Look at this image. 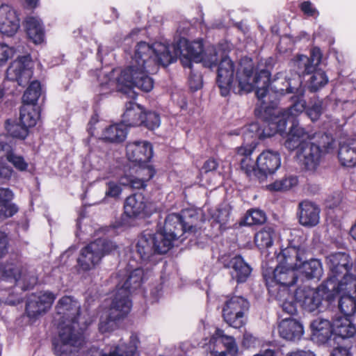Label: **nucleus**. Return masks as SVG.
Segmentation results:
<instances>
[{
  "label": "nucleus",
  "mask_w": 356,
  "mask_h": 356,
  "mask_svg": "<svg viewBox=\"0 0 356 356\" xmlns=\"http://www.w3.org/2000/svg\"><path fill=\"white\" fill-rule=\"evenodd\" d=\"M179 51L171 52L168 44L146 42H138L131 56L129 65L122 70L117 78L118 90L134 98L136 93L132 88L136 87L144 92H149L154 87V81L149 74L157 72L159 66H168L173 63Z\"/></svg>",
  "instance_id": "obj_1"
},
{
  "label": "nucleus",
  "mask_w": 356,
  "mask_h": 356,
  "mask_svg": "<svg viewBox=\"0 0 356 356\" xmlns=\"http://www.w3.org/2000/svg\"><path fill=\"white\" fill-rule=\"evenodd\" d=\"M254 64L251 59H241L236 70L234 62L227 56H222L218 67L217 83L222 96L230 91L236 94L250 92L256 89V95L262 104L268 92L270 72L261 70L253 76Z\"/></svg>",
  "instance_id": "obj_2"
},
{
  "label": "nucleus",
  "mask_w": 356,
  "mask_h": 356,
  "mask_svg": "<svg viewBox=\"0 0 356 356\" xmlns=\"http://www.w3.org/2000/svg\"><path fill=\"white\" fill-rule=\"evenodd\" d=\"M143 271L137 268L132 271L120 270L113 277L117 282L116 292L110 307L104 309L100 316L99 330L102 333L109 332L118 327L117 321L130 312L131 302L129 298L131 292L140 287Z\"/></svg>",
  "instance_id": "obj_3"
},
{
  "label": "nucleus",
  "mask_w": 356,
  "mask_h": 356,
  "mask_svg": "<svg viewBox=\"0 0 356 356\" xmlns=\"http://www.w3.org/2000/svg\"><path fill=\"white\" fill-rule=\"evenodd\" d=\"M326 264L330 269L325 280L327 284L335 286L339 291H356V276L349 273L352 267L349 254L340 252L332 253L326 257Z\"/></svg>",
  "instance_id": "obj_4"
},
{
  "label": "nucleus",
  "mask_w": 356,
  "mask_h": 356,
  "mask_svg": "<svg viewBox=\"0 0 356 356\" xmlns=\"http://www.w3.org/2000/svg\"><path fill=\"white\" fill-rule=\"evenodd\" d=\"M339 291L335 286L325 281L317 288L300 287L295 293V298L306 312H320L333 299L335 292Z\"/></svg>",
  "instance_id": "obj_5"
},
{
  "label": "nucleus",
  "mask_w": 356,
  "mask_h": 356,
  "mask_svg": "<svg viewBox=\"0 0 356 356\" xmlns=\"http://www.w3.org/2000/svg\"><path fill=\"white\" fill-rule=\"evenodd\" d=\"M305 107V102L302 99L297 100L287 110L282 111L279 108L264 107L263 118L267 122V125L263 130L264 137H270L279 132H284L287 121L297 122L296 117L302 113Z\"/></svg>",
  "instance_id": "obj_6"
},
{
  "label": "nucleus",
  "mask_w": 356,
  "mask_h": 356,
  "mask_svg": "<svg viewBox=\"0 0 356 356\" xmlns=\"http://www.w3.org/2000/svg\"><path fill=\"white\" fill-rule=\"evenodd\" d=\"M300 254V248L290 246L277 254L278 264L273 271V280L282 286L294 284L297 280L295 270L298 269Z\"/></svg>",
  "instance_id": "obj_7"
},
{
  "label": "nucleus",
  "mask_w": 356,
  "mask_h": 356,
  "mask_svg": "<svg viewBox=\"0 0 356 356\" xmlns=\"http://www.w3.org/2000/svg\"><path fill=\"white\" fill-rule=\"evenodd\" d=\"M117 248L112 241L99 238L83 248L78 258L79 267L84 271L90 270L98 265L102 257Z\"/></svg>",
  "instance_id": "obj_8"
},
{
  "label": "nucleus",
  "mask_w": 356,
  "mask_h": 356,
  "mask_svg": "<svg viewBox=\"0 0 356 356\" xmlns=\"http://www.w3.org/2000/svg\"><path fill=\"white\" fill-rule=\"evenodd\" d=\"M193 226L184 222L181 216L177 213H170L165 220L163 230L156 232L163 236L164 245L161 248L162 252H168L172 247L173 242L177 240L184 232H193Z\"/></svg>",
  "instance_id": "obj_9"
},
{
  "label": "nucleus",
  "mask_w": 356,
  "mask_h": 356,
  "mask_svg": "<svg viewBox=\"0 0 356 356\" xmlns=\"http://www.w3.org/2000/svg\"><path fill=\"white\" fill-rule=\"evenodd\" d=\"M2 277L13 284H19L24 290L32 288L38 281L33 270L24 268L21 263L7 262L1 269Z\"/></svg>",
  "instance_id": "obj_10"
},
{
  "label": "nucleus",
  "mask_w": 356,
  "mask_h": 356,
  "mask_svg": "<svg viewBox=\"0 0 356 356\" xmlns=\"http://www.w3.org/2000/svg\"><path fill=\"white\" fill-rule=\"evenodd\" d=\"M59 326L58 339L54 343V352L57 356H70L83 342L81 333L69 325Z\"/></svg>",
  "instance_id": "obj_11"
},
{
  "label": "nucleus",
  "mask_w": 356,
  "mask_h": 356,
  "mask_svg": "<svg viewBox=\"0 0 356 356\" xmlns=\"http://www.w3.org/2000/svg\"><path fill=\"white\" fill-rule=\"evenodd\" d=\"M249 309V302L241 296L229 299L223 309L222 316L230 326L239 328L245 324L244 314Z\"/></svg>",
  "instance_id": "obj_12"
},
{
  "label": "nucleus",
  "mask_w": 356,
  "mask_h": 356,
  "mask_svg": "<svg viewBox=\"0 0 356 356\" xmlns=\"http://www.w3.org/2000/svg\"><path fill=\"white\" fill-rule=\"evenodd\" d=\"M81 309L80 303L72 296H64L61 298L56 306V321H60L59 325L65 326L69 325L76 328V324L79 316Z\"/></svg>",
  "instance_id": "obj_13"
},
{
  "label": "nucleus",
  "mask_w": 356,
  "mask_h": 356,
  "mask_svg": "<svg viewBox=\"0 0 356 356\" xmlns=\"http://www.w3.org/2000/svg\"><path fill=\"white\" fill-rule=\"evenodd\" d=\"M162 238L163 236L157 233H145L140 236L136 243V251L140 258L144 261H152L155 254L166 253L161 250L164 245Z\"/></svg>",
  "instance_id": "obj_14"
},
{
  "label": "nucleus",
  "mask_w": 356,
  "mask_h": 356,
  "mask_svg": "<svg viewBox=\"0 0 356 356\" xmlns=\"http://www.w3.org/2000/svg\"><path fill=\"white\" fill-rule=\"evenodd\" d=\"M32 68L33 63L29 56L18 57L7 69L6 78L24 86L29 82L32 76Z\"/></svg>",
  "instance_id": "obj_15"
},
{
  "label": "nucleus",
  "mask_w": 356,
  "mask_h": 356,
  "mask_svg": "<svg viewBox=\"0 0 356 356\" xmlns=\"http://www.w3.org/2000/svg\"><path fill=\"white\" fill-rule=\"evenodd\" d=\"M56 296L51 291H40L32 294L28 299L26 312L31 318H36L45 314L51 307Z\"/></svg>",
  "instance_id": "obj_16"
},
{
  "label": "nucleus",
  "mask_w": 356,
  "mask_h": 356,
  "mask_svg": "<svg viewBox=\"0 0 356 356\" xmlns=\"http://www.w3.org/2000/svg\"><path fill=\"white\" fill-rule=\"evenodd\" d=\"M124 213L129 218H142L150 215L154 207L142 194L127 197L124 204Z\"/></svg>",
  "instance_id": "obj_17"
},
{
  "label": "nucleus",
  "mask_w": 356,
  "mask_h": 356,
  "mask_svg": "<svg viewBox=\"0 0 356 356\" xmlns=\"http://www.w3.org/2000/svg\"><path fill=\"white\" fill-rule=\"evenodd\" d=\"M297 156L305 169L310 171L315 170L320 163L321 157L320 146L309 141L303 143L298 149Z\"/></svg>",
  "instance_id": "obj_18"
},
{
  "label": "nucleus",
  "mask_w": 356,
  "mask_h": 356,
  "mask_svg": "<svg viewBox=\"0 0 356 356\" xmlns=\"http://www.w3.org/2000/svg\"><path fill=\"white\" fill-rule=\"evenodd\" d=\"M19 28V18L16 10L7 4H2L0 6V32L13 36Z\"/></svg>",
  "instance_id": "obj_19"
},
{
  "label": "nucleus",
  "mask_w": 356,
  "mask_h": 356,
  "mask_svg": "<svg viewBox=\"0 0 356 356\" xmlns=\"http://www.w3.org/2000/svg\"><path fill=\"white\" fill-rule=\"evenodd\" d=\"M128 159L134 163H147L152 158L153 152L151 144L147 141H134L127 145Z\"/></svg>",
  "instance_id": "obj_20"
},
{
  "label": "nucleus",
  "mask_w": 356,
  "mask_h": 356,
  "mask_svg": "<svg viewBox=\"0 0 356 356\" xmlns=\"http://www.w3.org/2000/svg\"><path fill=\"white\" fill-rule=\"evenodd\" d=\"M193 49H197L196 52H191L190 56L197 62H202L204 66L212 68L216 65V63L221 58L222 54L221 51L218 50L214 46H209L204 51L202 43L200 41L193 42Z\"/></svg>",
  "instance_id": "obj_21"
},
{
  "label": "nucleus",
  "mask_w": 356,
  "mask_h": 356,
  "mask_svg": "<svg viewBox=\"0 0 356 356\" xmlns=\"http://www.w3.org/2000/svg\"><path fill=\"white\" fill-rule=\"evenodd\" d=\"M298 218L305 227H314L319 222L320 209L314 202L305 200L299 203Z\"/></svg>",
  "instance_id": "obj_22"
},
{
  "label": "nucleus",
  "mask_w": 356,
  "mask_h": 356,
  "mask_svg": "<svg viewBox=\"0 0 356 356\" xmlns=\"http://www.w3.org/2000/svg\"><path fill=\"white\" fill-rule=\"evenodd\" d=\"M225 267L231 268V275L238 282H243L249 277L251 268L241 256H235L231 259L223 258Z\"/></svg>",
  "instance_id": "obj_23"
},
{
  "label": "nucleus",
  "mask_w": 356,
  "mask_h": 356,
  "mask_svg": "<svg viewBox=\"0 0 356 356\" xmlns=\"http://www.w3.org/2000/svg\"><path fill=\"white\" fill-rule=\"evenodd\" d=\"M310 135L300 126L298 122H293L286 136L284 146L290 151L300 148L303 143H307Z\"/></svg>",
  "instance_id": "obj_24"
},
{
  "label": "nucleus",
  "mask_w": 356,
  "mask_h": 356,
  "mask_svg": "<svg viewBox=\"0 0 356 356\" xmlns=\"http://www.w3.org/2000/svg\"><path fill=\"white\" fill-rule=\"evenodd\" d=\"M281 159L277 152H263L257 159V166L264 175L274 173L280 166Z\"/></svg>",
  "instance_id": "obj_25"
},
{
  "label": "nucleus",
  "mask_w": 356,
  "mask_h": 356,
  "mask_svg": "<svg viewBox=\"0 0 356 356\" xmlns=\"http://www.w3.org/2000/svg\"><path fill=\"white\" fill-rule=\"evenodd\" d=\"M278 330L280 337L288 341L299 340L304 332L302 324L291 318L283 319L279 324Z\"/></svg>",
  "instance_id": "obj_26"
},
{
  "label": "nucleus",
  "mask_w": 356,
  "mask_h": 356,
  "mask_svg": "<svg viewBox=\"0 0 356 356\" xmlns=\"http://www.w3.org/2000/svg\"><path fill=\"white\" fill-rule=\"evenodd\" d=\"M144 109L140 105L130 101L126 104L125 111L122 115V123L124 127H135L144 123Z\"/></svg>",
  "instance_id": "obj_27"
},
{
  "label": "nucleus",
  "mask_w": 356,
  "mask_h": 356,
  "mask_svg": "<svg viewBox=\"0 0 356 356\" xmlns=\"http://www.w3.org/2000/svg\"><path fill=\"white\" fill-rule=\"evenodd\" d=\"M312 337L320 343L326 342L332 334V323L323 318H316L310 325Z\"/></svg>",
  "instance_id": "obj_28"
},
{
  "label": "nucleus",
  "mask_w": 356,
  "mask_h": 356,
  "mask_svg": "<svg viewBox=\"0 0 356 356\" xmlns=\"http://www.w3.org/2000/svg\"><path fill=\"white\" fill-rule=\"evenodd\" d=\"M13 192L6 188H0V220H4L14 216L17 211V207L11 202Z\"/></svg>",
  "instance_id": "obj_29"
},
{
  "label": "nucleus",
  "mask_w": 356,
  "mask_h": 356,
  "mask_svg": "<svg viewBox=\"0 0 356 356\" xmlns=\"http://www.w3.org/2000/svg\"><path fill=\"white\" fill-rule=\"evenodd\" d=\"M300 268L301 272L305 275L307 279H316L320 280L323 274V269L322 264L318 259H310L307 261H302L303 251L300 250Z\"/></svg>",
  "instance_id": "obj_30"
},
{
  "label": "nucleus",
  "mask_w": 356,
  "mask_h": 356,
  "mask_svg": "<svg viewBox=\"0 0 356 356\" xmlns=\"http://www.w3.org/2000/svg\"><path fill=\"white\" fill-rule=\"evenodd\" d=\"M349 318L336 316L332 321V333L342 339L353 337L356 332V328Z\"/></svg>",
  "instance_id": "obj_31"
},
{
  "label": "nucleus",
  "mask_w": 356,
  "mask_h": 356,
  "mask_svg": "<svg viewBox=\"0 0 356 356\" xmlns=\"http://www.w3.org/2000/svg\"><path fill=\"white\" fill-rule=\"evenodd\" d=\"M338 157L341 164L346 167L356 165V140H351L340 145Z\"/></svg>",
  "instance_id": "obj_32"
},
{
  "label": "nucleus",
  "mask_w": 356,
  "mask_h": 356,
  "mask_svg": "<svg viewBox=\"0 0 356 356\" xmlns=\"http://www.w3.org/2000/svg\"><path fill=\"white\" fill-rule=\"evenodd\" d=\"M171 52L179 51V54L175 58V62L178 57L180 58L181 62L185 67H192V62L197 63L192 56H190L191 52H196L197 49H193V43L188 45L185 42L181 40L177 44L168 45Z\"/></svg>",
  "instance_id": "obj_33"
},
{
  "label": "nucleus",
  "mask_w": 356,
  "mask_h": 356,
  "mask_svg": "<svg viewBox=\"0 0 356 356\" xmlns=\"http://www.w3.org/2000/svg\"><path fill=\"white\" fill-rule=\"evenodd\" d=\"M26 33L30 40L35 44L43 41L44 31L40 20L34 17H29L26 20Z\"/></svg>",
  "instance_id": "obj_34"
},
{
  "label": "nucleus",
  "mask_w": 356,
  "mask_h": 356,
  "mask_svg": "<svg viewBox=\"0 0 356 356\" xmlns=\"http://www.w3.org/2000/svg\"><path fill=\"white\" fill-rule=\"evenodd\" d=\"M355 291H341L337 293H343L339 300V308L346 317H351L356 314V298L349 293Z\"/></svg>",
  "instance_id": "obj_35"
},
{
  "label": "nucleus",
  "mask_w": 356,
  "mask_h": 356,
  "mask_svg": "<svg viewBox=\"0 0 356 356\" xmlns=\"http://www.w3.org/2000/svg\"><path fill=\"white\" fill-rule=\"evenodd\" d=\"M127 136V128L122 123L115 124L106 128L102 133V138L104 140L120 143L123 141Z\"/></svg>",
  "instance_id": "obj_36"
},
{
  "label": "nucleus",
  "mask_w": 356,
  "mask_h": 356,
  "mask_svg": "<svg viewBox=\"0 0 356 356\" xmlns=\"http://www.w3.org/2000/svg\"><path fill=\"white\" fill-rule=\"evenodd\" d=\"M39 119V113L35 106L24 104L20 109V123L28 129L34 127Z\"/></svg>",
  "instance_id": "obj_37"
},
{
  "label": "nucleus",
  "mask_w": 356,
  "mask_h": 356,
  "mask_svg": "<svg viewBox=\"0 0 356 356\" xmlns=\"http://www.w3.org/2000/svg\"><path fill=\"white\" fill-rule=\"evenodd\" d=\"M309 79L307 81V88L312 92H316L323 88L328 83V77L321 70L315 69L311 72Z\"/></svg>",
  "instance_id": "obj_38"
},
{
  "label": "nucleus",
  "mask_w": 356,
  "mask_h": 356,
  "mask_svg": "<svg viewBox=\"0 0 356 356\" xmlns=\"http://www.w3.org/2000/svg\"><path fill=\"white\" fill-rule=\"evenodd\" d=\"M274 236V229L270 227H265L256 234L254 241L259 248H268L273 245Z\"/></svg>",
  "instance_id": "obj_39"
},
{
  "label": "nucleus",
  "mask_w": 356,
  "mask_h": 356,
  "mask_svg": "<svg viewBox=\"0 0 356 356\" xmlns=\"http://www.w3.org/2000/svg\"><path fill=\"white\" fill-rule=\"evenodd\" d=\"M280 305L284 312L293 315L297 312L296 304L293 301V296L289 293L286 288L280 290L277 294Z\"/></svg>",
  "instance_id": "obj_40"
},
{
  "label": "nucleus",
  "mask_w": 356,
  "mask_h": 356,
  "mask_svg": "<svg viewBox=\"0 0 356 356\" xmlns=\"http://www.w3.org/2000/svg\"><path fill=\"white\" fill-rule=\"evenodd\" d=\"M40 95L41 86L40 82L37 81H32L23 95V103L34 106Z\"/></svg>",
  "instance_id": "obj_41"
},
{
  "label": "nucleus",
  "mask_w": 356,
  "mask_h": 356,
  "mask_svg": "<svg viewBox=\"0 0 356 356\" xmlns=\"http://www.w3.org/2000/svg\"><path fill=\"white\" fill-rule=\"evenodd\" d=\"M214 337L219 340L225 347L227 352L234 356L238 352V346L234 337L224 334V331L217 329Z\"/></svg>",
  "instance_id": "obj_42"
},
{
  "label": "nucleus",
  "mask_w": 356,
  "mask_h": 356,
  "mask_svg": "<svg viewBox=\"0 0 356 356\" xmlns=\"http://www.w3.org/2000/svg\"><path fill=\"white\" fill-rule=\"evenodd\" d=\"M298 183L296 176H289L268 186V188L272 191H286L296 186Z\"/></svg>",
  "instance_id": "obj_43"
},
{
  "label": "nucleus",
  "mask_w": 356,
  "mask_h": 356,
  "mask_svg": "<svg viewBox=\"0 0 356 356\" xmlns=\"http://www.w3.org/2000/svg\"><path fill=\"white\" fill-rule=\"evenodd\" d=\"M147 181L142 177L135 175H125L120 177V184L125 186H129L133 189L144 188Z\"/></svg>",
  "instance_id": "obj_44"
},
{
  "label": "nucleus",
  "mask_w": 356,
  "mask_h": 356,
  "mask_svg": "<svg viewBox=\"0 0 356 356\" xmlns=\"http://www.w3.org/2000/svg\"><path fill=\"white\" fill-rule=\"evenodd\" d=\"M255 144L252 143L251 144L243 145L237 148V154L238 155L245 156V157L241 160V168L245 170L246 172H248L252 168V165H250V168L248 167L249 163L252 162L248 156L252 153Z\"/></svg>",
  "instance_id": "obj_45"
},
{
  "label": "nucleus",
  "mask_w": 356,
  "mask_h": 356,
  "mask_svg": "<svg viewBox=\"0 0 356 356\" xmlns=\"http://www.w3.org/2000/svg\"><path fill=\"white\" fill-rule=\"evenodd\" d=\"M265 213L260 209H252L245 216L243 222L246 225L262 224L266 221Z\"/></svg>",
  "instance_id": "obj_46"
},
{
  "label": "nucleus",
  "mask_w": 356,
  "mask_h": 356,
  "mask_svg": "<svg viewBox=\"0 0 356 356\" xmlns=\"http://www.w3.org/2000/svg\"><path fill=\"white\" fill-rule=\"evenodd\" d=\"M232 207L228 204H221L212 215L213 220L221 225L226 224L230 216Z\"/></svg>",
  "instance_id": "obj_47"
},
{
  "label": "nucleus",
  "mask_w": 356,
  "mask_h": 356,
  "mask_svg": "<svg viewBox=\"0 0 356 356\" xmlns=\"http://www.w3.org/2000/svg\"><path fill=\"white\" fill-rule=\"evenodd\" d=\"M120 184V179L119 182L109 180L106 182L105 188V198L118 199L122 192V188Z\"/></svg>",
  "instance_id": "obj_48"
},
{
  "label": "nucleus",
  "mask_w": 356,
  "mask_h": 356,
  "mask_svg": "<svg viewBox=\"0 0 356 356\" xmlns=\"http://www.w3.org/2000/svg\"><path fill=\"white\" fill-rule=\"evenodd\" d=\"M295 65L298 67L299 73L309 74L314 71V65L309 62V58L305 55H298L294 60Z\"/></svg>",
  "instance_id": "obj_49"
},
{
  "label": "nucleus",
  "mask_w": 356,
  "mask_h": 356,
  "mask_svg": "<svg viewBox=\"0 0 356 356\" xmlns=\"http://www.w3.org/2000/svg\"><path fill=\"white\" fill-rule=\"evenodd\" d=\"M6 157L8 161L12 163L17 170L19 171H25L27 170L29 165L23 156L15 154L13 151L12 152H9Z\"/></svg>",
  "instance_id": "obj_50"
},
{
  "label": "nucleus",
  "mask_w": 356,
  "mask_h": 356,
  "mask_svg": "<svg viewBox=\"0 0 356 356\" xmlns=\"http://www.w3.org/2000/svg\"><path fill=\"white\" fill-rule=\"evenodd\" d=\"M144 118V123L142 125H144L147 129L153 130L160 125V118L159 115L155 112H148L145 113L144 111L143 114Z\"/></svg>",
  "instance_id": "obj_51"
},
{
  "label": "nucleus",
  "mask_w": 356,
  "mask_h": 356,
  "mask_svg": "<svg viewBox=\"0 0 356 356\" xmlns=\"http://www.w3.org/2000/svg\"><path fill=\"white\" fill-rule=\"evenodd\" d=\"M316 138H318L316 140L317 144H316V145L320 146L321 153L323 152H328L330 149L332 148L334 140L330 135L326 134H318L316 135Z\"/></svg>",
  "instance_id": "obj_52"
},
{
  "label": "nucleus",
  "mask_w": 356,
  "mask_h": 356,
  "mask_svg": "<svg viewBox=\"0 0 356 356\" xmlns=\"http://www.w3.org/2000/svg\"><path fill=\"white\" fill-rule=\"evenodd\" d=\"M139 166L136 170V174L146 180L149 181L154 175L155 171L152 165L147 163H138Z\"/></svg>",
  "instance_id": "obj_53"
},
{
  "label": "nucleus",
  "mask_w": 356,
  "mask_h": 356,
  "mask_svg": "<svg viewBox=\"0 0 356 356\" xmlns=\"http://www.w3.org/2000/svg\"><path fill=\"white\" fill-rule=\"evenodd\" d=\"M8 132L14 137L19 139H24L29 133V129L22 124H15L8 128Z\"/></svg>",
  "instance_id": "obj_54"
},
{
  "label": "nucleus",
  "mask_w": 356,
  "mask_h": 356,
  "mask_svg": "<svg viewBox=\"0 0 356 356\" xmlns=\"http://www.w3.org/2000/svg\"><path fill=\"white\" fill-rule=\"evenodd\" d=\"M15 49L4 43H0V66L4 65L15 55Z\"/></svg>",
  "instance_id": "obj_55"
},
{
  "label": "nucleus",
  "mask_w": 356,
  "mask_h": 356,
  "mask_svg": "<svg viewBox=\"0 0 356 356\" xmlns=\"http://www.w3.org/2000/svg\"><path fill=\"white\" fill-rule=\"evenodd\" d=\"M286 82V88H278L277 84L274 85V88L275 89V92L277 93L283 95L285 92L286 93H296L298 95H302L303 90L300 87H297L293 83L291 82V81L287 80Z\"/></svg>",
  "instance_id": "obj_56"
},
{
  "label": "nucleus",
  "mask_w": 356,
  "mask_h": 356,
  "mask_svg": "<svg viewBox=\"0 0 356 356\" xmlns=\"http://www.w3.org/2000/svg\"><path fill=\"white\" fill-rule=\"evenodd\" d=\"M322 113V106L321 102H316L307 111V115L312 121L317 120Z\"/></svg>",
  "instance_id": "obj_57"
},
{
  "label": "nucleus",
  "mask_w": 356,
  "mask_h": 356,
  "mask_svg": "<svg viewBox=\"0 0 356 356\" xmlns=\"http://www.w3.org/2000/svg\"><path fill=\"white\" fill-rule=\"evenodd\" d=\"M309 62L312 65H314V70L316 69L318 65L321 62L322 54L321 50L318 47H314L311 50V55Z\"/></svg>",
  "instance_id": "obj_58"
},
{
  "label": "nucleus",
  "mask_w": 356,
  "mask_h": 356,
  "mask_svg": "<svg viewBox=\"0 0 356 356\" xmlns=\"http://www.w3.org/2000/svg\"><path fill=\"white\" fill-rule=\"evenodd\" d=\"M9 239L5 232H0V259L3 258L8 252Z\"/></svg>",
  "instance_id": "obj_59"
},
{
  "label": "nucleus",
  "mask_w": 356,
  "mask_h": 356,
  "mask_svg": "<svg viewBox=\"0 0 356 356\" xmlns=\"http://www.w3.org/2000/svg\"><path fill=\"white\" fill-rule=\"evenodd\" d=\"M301 10L304 14L308 16H315L318 14V11L314 8L310 1H304L300 6Z\"/></svg>",
  "instance_id": "obj_60"
},
{
  "label": "nucleus",
  "mask_w": 356,
  "mask_h": 356,
  "mask_svg": "<svg viewBox=\"0 0 356 356\" xmlns=\"http://www.w3.org/2000/svg\"><path fill=\"white\" fill-rule=\"evenodd\" d=\"M8 142L9 138L6 135L0 136V152H5L6 156L9 152H13Z\"/></svg>",
  "instance_id": "obj_61"
},
{
  "label": "nucleus",
  "mask_w": 356,
  "mask_h": 356,
  "mask_svg": "<svg viewBox=\"0 0 356 356\" xmlns=\"http://www.w3.org/2000/svg\"><path fill=\"white\" fill-rule=\"evenodd\" d=\"M13 170L5 165H0V182H3L10 178Z\"/></svg>",
  "instance_id": "obj_62"
},
{
  "label": "nucleus",
  "mask_w": 356,
  "mask_h": 356,
  "mask_svg": "<svg viewBox=\"0 0 356 356\" xmlns=\"http://www.w3.org/2000/svg\"><path fill=\"white\" fill-rule=\"evenodd\" d=\"M189 85L191 89L197 90L202 87V78L200 75L193 76L191 74L189 78Z\"/></svg>",
  "instance_id": "obj_63"
},
{
  "label": "nucleus",
  "mask_w": 356,
  "mask_h": 356,
  "mask_svg": "<svg viewBox=\"0 0 356 356\" xmlns=\"http://www.w3.org/2000/svg\"><path fill=\"white\" fill-rule=\"evenodd\" d=\"M332 356H350L347 348L337 347L332 350Z\"/></svg>",
  "instance_id": "obj_64"
}]
</instances>
